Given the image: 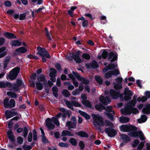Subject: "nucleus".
Wrapping results in <instances>:
<instances>
[{
    "label": "nucleus",
    "instance_id": "1",
    "mask_svg": "<svg viewBox=\"0 0 150 150\" xmlns=\"http://www.w3.org/2000/svg\"><path fill=\"white\" fill-rule=\"evenodd\" d=\"M93 124L95 129L99 131H101L100 127L104 125L103 117L98 114H92Z\"/></svg>",
    "mask_w": 150,
    "mask_h": 150
},
{
    "label": "nucleus",
    "instance_id": "2",
    "mask_svg": "<svg viewBox=\"0 0 150 150\" xmlns=\"http://www.w3.org/2000/svg\"><path fill=\"white\" fill-rule=\"evenodd\" d=\"M20 70V68L19 67H16L12 69L9 73L8 77L11 80H14L15 79Z\"/></svg>",
    "mask_w": 150,
    "mask_h": 150
},
{
    "label": "nucleus",
    "instance_id": "3",
    "mask_svg": "<svg viewBox=\"0 0 150 150\" xmlns=\"http://www.w3.org/2000/svg\"><path fill=\"white\" fill-rule=\"evenodd\" d=\"M37 50L38 51L37 52V54L39 55L42 57H45L48 58H50V56L48 52L44 48H42L40 47H38Z\"/></svg>",
    "mask_w": 150,
    "mask_h": 150
},
{
    "label": "nucleus",
    "instance_id": "4",
    "mask_svg": "<svg viewBox=\"0 0 150 150\" xmlns=\"http://www.w3.org/2000/svg\"><path fill=\"white\" fill-rule=\"evenodd\" d=\"M120 129L121 131L123 132H129L130 131H135L137 129L134 126L132 125H122L120 127Z\"/></svg>",
    "mask_w": 150,
    "mask_h": 150
},
{
    "label": "nucleus",
    "instance_id": "5",
    "mask_svg": "<svg viewBox=\"0 0 150 150\" xmlns=\"http://www.w3.org/2000/svg\"><path fill=\"white\" fill-rule=\"evenodd\" d=\"M9 99L8 98H6L4 102V106L6 108H13L15 106V102L13 99H11L8 102Z\"/></svg>",
    "mask_w": 150,
    "mask_h": 150
},
{
    "label": "nucleus",
    "instance_id": "6",
    "mask_svg": "<svg viewBox=\"0 0 150 150\" xmlns=\"http://www.w3.org/2000/svg\"><path fill=\"white\" fill-rule=\"evenodd\" d=\"M117 84L114 83V87L115 89L117 90L121 89L122 87V79L121 77H118L115 79Z\"/></svg>",
    "mask_w": 150,
    "mask_h": 150
},
{
    "label": "nucleus",
    "instance_id": "7",
    "mask_svg": "<svg viewBox=\"0 0 150 150\" xmlns=\"http://www.w3.org/2000/svg\"><path fill=\"white\" fill-rule=\"evenodd\" d=\"M124 94L125 95L124 99L126 101L130 99L131 96L133 95L132 92L128 88H126L125 89Z\"/></svg>",
    "mask_w": 150,
    "mask_h": 150
},
{
    "label": "nucleus",
    "instance_id": "8",
    "mask_svg": "<svg viewBox=\"0 0 150 150\" xmlns=\"http://www.w3.org/2000/svg\"><path fill=\"white\" fill-rule=\"evenodd\" d=\"M81 52L80 51H78L76 52V54H69V56L71 57L74 59L75 62L78 63H80L81 60L79 57V53Z\"/></svg>",
    "mask_w": 150,
    "mask_h": 150
},
{
    "label": "nucleus",
    "instance_id": "9",
    "mask_svg": "<svg viewBox=\"0 0 150 150\" xmlns=\"http://www.w3.org/2000/svg\"><path fill=\"white\" fill-rule=\"evenodd\" d=\"M105 131L108 136L111 137H114L116 134V132L114 129L110 127L105 128Z\"/></svg>",
    "mask_w": 150,
    "mask_h": 150
},
{
    "label": "nucleus",
    "instance_id": "10",
    "mask_svg": "<svg viewBox=\"0 0 150 150\" xmlns=\"http://www.w3.org/2000/svg\"><path fill=\"white\" fill-rule=\"evenodd\" d=\"M132 107L131 106H128L124 109H121V111L123 115H130L132 113Z\"/></svg>",
    "mask_w": 150,
    "mask_h": 150
},
{
    "label": "nucleus",
    "instance_id": "11",
    "mask_svg": "<svg viewBox=\"0 0 150 150\" xmlns=\"http://www.w3.org/2000/svg\"><path fill=\"white\" fill-rule=\"evenodd\" d=\"M52 121V119L50 118H48L46 120V125L48 128V130L53 129L55 127V126Z\"/></svg>",
    "mask_w": 150,
    "mask_h": 150
},
{
    "label": "nucleus",
    "instance_id": "12",
    "mask_svg": "<svg viewBox=\"0 0 150 150\" xmlns=\"http://www.w3.org/2000/svg\"><path fill=\"white\" fill-rule=\"evenodd\" d=\"M100 100L102 103L105 105H107L111 102V100L108 97H104L101 96L100 98Z\"/></svg>",
    "mask_w": 150,
    "mask_h": 150
},
{
    "label": "nucleus",
    "instance_id": "13",
    "mask_svg": "<svg viewBox=\"0 0 150 150\" xmlns=\"http://www.w3.org/2000/svg\"><path fill=\"white\" fill-rule=\"evenodd\" d=\"M5 114L7 119L10 118L11 117L18 115V113L17 112L11 111L9 110L6 111Z\"/></svg>",
    "mask_w": 150,
    "mask_h": 150
},
{
    "label": "nucleus",
    "instance_id": "14",
    "mask_svg": "<svg viewBox=\"0 0 150 150\" xmlns=\"http://www.w3.org/2000/svg\"><path fill=\"white\" fill-rule=\"evenodd\" d=\"M117 55L112 52L109 53L108 54V59L110 60L111 62L115 61L117 59Z\"/></svg>",
    "mask_w": 150,
    "mask_h": 150
},
{
    "label": "nucleus",
    "instance_id": "15",
    "mask_svg": "<svg viewBox=\"0 0 150 150\" xmlns=\"http://www.w3.org/2000/svg\"><path fill=\"white\" fill-rule=\"evenodd\" d=\"M7 134L10 140L12 143H14L15 142V138L11 130L8 131Z\"/></svg>",
    "mask_w": 150,
    "mask_h": 150
},
{
    "label": "nucleus",
    "instance_id": "16",
    "mask_svg": "<svg viewBox=\"0 0 150 150\" xmlns=\"http://www.w3.org/2000/svg\"><path fill=\"white\" fill-rule=\"evenodd\" d=\"M110 93L113 98L116 99L119 97V92H117L114 90L111 89L110 90Z\"/></svg>",
    "mask_w": 150,
    "mask_h": 150
},
{
    "label": "nucleus",
    "instance_id": "17",
    "mask_svg": "<svg viewBox=\"0 0 150 150\" xmlns=\"http://www.w3.org/2000/svg\"><path fill=\"white\" fill-rule=\"evenodd\" d=\"M11 86V83L8 82L2 81L0 82V88H5L7 87H10Z\"/></svg>",
    "mask_w": 150,
    "mask_h": 150
},
{
    "label": "nucleus",
    "instance_id": "18",
    "mask_svg": "<svg viewBox=\"0 0 150 150\" xmlns=\"http://www.w3.org/2000/svg\"><path fill=\"white\" fill-rule=\"evenodd\" d=\"M66 125L68 127V129L71 130V128L74 129L76 128V124L75 123H71L70 121H68L67 122Z\"/></svg>",
    "mask_w": 150,
    "mask_h": 150
},
{
    "label": "nucleus",
    "instance_id": "19",
    "mask_svg": "<svg viewBox=\"0 0 150 150\" xmlns=\"http://www.w3.org/2000/svg\"><path fill=\"white\" fill-rule=\"evenodd\" d=\"M121 139L126 143H127L130 140V138L127 135L125 134H122L120 135Z\"/></svg>",
    "mask_w": 150,
    "mask_h": 150
},
{
    "label": "nucleus",
    "instance_id": "20",
    "mask_svg": "<svg viewBox=\"0 0 150 150\" xmlns=\"http://www.w3.org/2000/svg\"><path fill=\"white\" fill-rule=\"evenodd\" d=\"M142 111L144 114H149L150 113V104L146 105L145 108H144Z\"/></svg>",
    "mask_w": 150,
    "mask_h": 150
},
{
    "label": "nucleus",
    "instance_id": "21",
    "mask_svg": "<svg viewBox=\"0 0 150 150\" xmlns=\"http://www.w3.org/2000/svg\"><path fill=\"white\" fill-rule=\"evenodd\" d=\"M76 134L82 137H88V134L83 131H80L76 132Z\"/></svg>",
    "mask_w": 150,
    "mask_h": 150
},
{
    "label": "nucleus",
    "instance_id": "22",
    "mask_svg": "<svg viewBox=\"0 0 150 150\" xmlns=\"http://www.w3.org/2000/svg\"><path fill=\"white\" fill-rule=\"evenodd\" d=\"M62 136H73L74 135L73 134L69 131L67 130H63L62 133Z\"/></svg>",
    "mask_w": 150,
    "mask_h": 150
},
{
    "label": "nucleus",
    "instance_id": "23",
    "mask_svg": "<svg viewBox=\"0 0 150 150\" xmlns=\"http://www.w3.org/2000/svg\"><path fill=\"white\" fill-rule=\"evenodd\" d=\"M64 102L67 106L71 110H73V104L72 102L69 101L67 100H64Z\"/></svg>",
    "mask_w": 150,
    "mask_h": 150
},
{
    "label": "nucleus",
    "instance_id": "24",
    "mask_svg": "<svg viewBox=\"0 0 150 150\" xmlns=\"http://www.w3.org/2000/svg\"><path fill=\"white\" fill-rule=\"evenodd\" d=\"M6 48L5 47H2L0 48V58L4 57L6 54V52H4L6 50Z\"/></svg>",
    "mask_w": 150,
    "mask_h": 150
},
{
    "label": "nucleus",
    "instance_id": "25",
    "mask_svg": "<svg viewBox=\"0 0 150 150\" xmlns=\"http://www.w3.org/2000/svg\"><path fill=\"white\" fill-rule=\"evenodd\" d=\"M79 114L83 116L86 119L89 120L91 118L90 116L87 113L80 110L79 111Z\"/></svg>",
    "mask_w": 150,
    "mask_h": 150
},
{
    "label": "nucleus",
    "instance_id": "26",
    "mask_svg": "<svg viewBox=\"0 0 150 150\" xmlns=\"http://www.w3.org/2000/svg\"><path fill=\"white\" fill-rule=\"evenodd\" d=\"M15 51L20 53H24L27 51V50L24 47H21L16 49Z\"/></svg>",
    "mask_w": 150,
    "mask_h": 150
},
{
    "label": "nucleus",
    "instance_id": "27",
    "mask_svg": "<svg viewBox=\"0 0 150 150\" xmlns=\"http://www.w3.org/2000/svg\"><path fill=\"white\" fill-rule=\"evenodd\" d=\"M129 120V118L125 117H120V121L122 123L128 122Z\"/></svg>",
    "mask_w": 150,
    "mask_h": 150
},
{
    "label": "nucleus",
    "instance_id": "28",
    "mask_svg": "<svg viewBox=\"0 0 150 150\" xmlns=\"http://www.w3.org/2000/svg\"><path fill=\"white\" fill-rule=\"evenodd\" d=\"M96 108L100 111H101L105 109V107L102 104L96 105L95 107Z\"/></svg>",
    "mask_w": 150,
    "mask_h": 150
},
{
    "label": "nucleus",
    "instance_id": "29",
    "mask_svg": "<svg viewBox=\"0 0 150 150\" xmlns=\"http://www.w3.org/2000/svg\"><path fill=\"white\" fill-rule=\"evenodd\" d=\"M52 90L53 91V95L55 97H57L58 94L57 93L58 91V89L56 86L53 87L52 89Z\"/></svg>",
    "mask_w": 150,
    "mask_h": 150
},
{
    "label": "nucleus",
    "instance_id": "30",
    "mask_svg": "<svg viewBox=\"0 0 150 150\" xmlns=\"http://www.w3.org/2000/svg\"><path fill=\"white\" fill-rule=\"evenodd\" d=\"M4 35L9 38H16L15 36L11 33H5L4 34Z\"/></svg>",
    "mask_w": 150,
    "mask_h": 150
},
{
    "label": "nucleus",
    "instance_id": "31",
    "mask_svg": "<svg viewBox=\"0 0 150 150\" xmlns=\"http://www.w3.org/2000/svg\"><path fill=\"white\" fill-rule=\"evenodd\" d=\"M79 81H81L83 83L85 84H88L89 83L88 80L83 77H81Z\"/></svg>",
    "mask_w": 150,
    "mask_h": 150
},
{
    "label": "nucleus",
    "instance_id": "32",
    "mask_svg": "<svg viewBox=\"0 0 150 150\" xmlns=\"http://www.w3.org/2000/svg\"><path fill=\"white\" fill-rule=\"evenodd\" d=\"M35 84L38 90H40L43 89V84L40 82L37 81L35 82Z\"/></svg>",
    "mask_w": 150,
    "mask_h": 150
},
{
    "label": "nucleus",
    "instance_id": "33",
    "mask_svg": "<svg viewBox=\"0 0 150 150\" xmlns=\"http://www.w3.org/2000/svg\"><path fill=\"white\" fill-rule=\"evenodd\" d=\"M37 79L39 81L44 82L45 80V76L42 74L40 75L37 77Z\"/></svg>",
    "mask_w": 150,
    "mask_h": 150
},
{
    "label": "nucleus",
    "instance_id": "34",
    "mask_svg": "<svg viewBox=\"0 0 150 150\" xmlns=\"http://www.w3.org/2000/svg\"><path fill=\"white\" fill-rule=\"evenodd\" d=\"M139 131L138 132L136 131L132 132L129 134V135L132 137H134L136 138H138L139 134Z\"/></svg>",
    "mask_w": 150,
    "mask_h": 150
},
{
    "label": "nucleus",
    "instance_id": "35",
    "mask_svg": "<svg viewBox=\"0 0 150 150\" xmlns=\"http://www.w3.org/2000/svg\"><path fill=\"white\" fill-rule=\"evenodd\" d=\"M147 120V117L145 115H142L140 119H139L138 121L139 123H142L146 121Z\"/></svg>",
    "mask_w": 150,
    "mask_h": 150
},
{
    "label": "nucleus",
    "instance_id": "36",
    "mask_svg": "<svg viewBox=\"0 0 150 150\" xmlns=\"http://www.w3.org/2000/svg\"><path fill=\"white\" fill-rule=\"evenodd\" d=\"M62 94L64 96L66 97H69L70 96V92L67 90L66 89H64L63 90Z\"/></svg>",
    "mask_w": 150,
    "mask_h": 150
},
{
    "label": "nucleus",
    "instance_id": "37",
    "mask_svg": "<svg viewBox=\"0 0 150 150\" xmlns=\"http://www.w3.org/2000/svg\"><path fill=\"white\" fill-rule=\"evenodd\" d=\"M82 103L85 106L88 107H91V105L90 102L88 100H83L82 101Z\"/></svg>",
    "mask_w": 150,
    "mask_h": 150
},
{
    "label": "nucleus",
    "instance_id": "38",
    "mask_svg": "<svg viewBox=\"0 0 150 150\" xmlns=\"http://www.w3.org/2000/svg\"><path fill=\"white\" fill-rule=\"evenodd\" d=\"M51 71L50 74V77L56 76L57 71L53 68H51L50 69Z\"/></svg>",
    "mask_w": 150,
    "mask_h": 150
},
{
    "label": "nucleus",
    "instance_id": "39",
    "mask_svg": "<svg viewBox=\"0 0 150 150\" xmlns=\"http://www.w3.org/2000/svg\"><path fill=\"white\" fill-rule=\"evenodd\" d=\"M21 45V42L17 40H15L12 42V46H18Z\"/></svg>",
    "mask_w": 150,
    "mask_h": 150
},
{
    "label": "nucleus",
    "instance_id": "40",
    "mask_svg": "<svg viewBox=\"0 0 150 150\" xmlns=\"http://www.w3.org/2000/svg\"><path fill=\"white\" fill-rule=\"evenodd\" d=\"M7 95L13 98H17V95L11 91H9L7 92Z\"/></svg>",
    "mask_w": 150,
    "mask_h": 150
},
{
    "label": "nucleus",
    "instance_id": "41",
    "mask_svg": "<svg viewBox=\"0 0 150 150\" xmlns=\"http://www.w3.org/2000/svg\"><path fill=\"white\" fill-rule=\"evenodd\" d=\"M113 75L112 71H110L105 74V77L106 79H109Z\"/></svg>",
    "mask_w": 150,
    "mask_h": 150
},
{
    "label": "nucleus",
    "instance_id": "42",
    "mask_svg": "<svg viewBox=\"0 0 150 150\" xmlns=\"http://www.w3.org/2000/svg\"><path fill=\"white\" fill-rule=\"evenodd\" d=\"M69 141L70 143L73 146H76L77 144V141L73 138H71L69 139Z\"/></svg>",
    "mask_w": 150,
    "mask_h": 150
},
{
    "label": "nucleus",
    "instance_id": "43",
    "mask_svg": "<svg viewBox=\"0 0 150 150\" xmlns=\"http://www.w3.org/2000/svg\"><path fill=\"white\" fill-rule=\"evenodd\" d=\"M139 137L140 139L141 140H144L145 139V138L143 132L141 131H139Z\"/></svg>",
    "mask_w": 150,
    "mask_h": 150
},
{
    "label": "nucleus",
    "instance_id": "44",
    "mask_svg": "<svg viewBox=\"0 0 150 150\" xmlns=\"http://www.w3.org/2000/svg\"><path fill=\"white\" fill-rule=\"evenodd\" d=\"M95 79L97 82L99 84H101L103 83V81L101 77L96 76L95 77Z\"/></svg>",
    "mask_w": 150,
    "mask_h": 150
},
{
    "label": "nucleus",
    "instance_id": "45",
    "mask_svg": "<svg viewBox=\"0 0 150 150\" xmlns=\"http://www.w3.org/2000/svg\"><path fill=\"white\" fill-rule=\"evenodd\" d=\"M23 136L24 137H25L28 134V129L26 127H25L23 128Z\"/></svg>",
    "mask_w": 150,
    "mask_h": 150
},
{
    "label": "nucleus",
    "instance_id": "46",
    "mask_svg": "<svg viewBox=\"0 0 150 150\" xmlns=\"http://www.w3.org/2000/svg\"><path fill=\"white\" fill-rule=\"evenodd\" d=\"M52 119V122H53L57 126L59 125V123L58 120L56 118L53 117Z\"/></svg>",
    "mask_w": 150,
    "mask_h": 150
},
{
    "label": "nucleus",
    "instance_id": "47",
    "mask_svg": "<svg viewBox=\"0 0 150 150\" xmlns=\"http://www.w3.org/2000/svg\"><path fill=\"white\" fill-rule=\"evenodd\" d=\"M105 114L107 115L108 117V118L112 121L114 120L113 115L109 113L105 112Z\"/></svg>",
    "mask_w": 150,
    "mask_h": 150
},
{
    "label": "nucleus",
    "instance_id": "48",
    "mask_svg": "<svg viewBox=\"0 0 150 150\" xmlns=\"http://www.w3.org/2000/svg\"><path fill=\"white\" fill-rule=\"evenodd\" d=\"M117 67V65H115L113 64H110L108 65L107 67V68L109 70H110L113 69Z\"/></svg>",
    "mask_w": 150,
    "mask_h": 150
},
{
    "label": "nucleus",
    "instance_id": "49",
    "mask_svg": "<svg viewBox=\"0 0 150 150\" xmlns=\"http://www.w3.org/2000/svg\"><path fill=\"white\" fill-rule=\"evenodd\" d=\"M20 87L18 85L16 84H14L13 85L12 87L15 91H17L19 89V87Z\"/></svg>",
    "mask_w": 150,
    "mask_h": 150
},
{
    "label": "nucleus",
    "instance_id": "50",
    "mask_svg": "<svg viewBox=\"0 0 150 150\" xmlns=\"http://www.w3.org/2000/svg\"><path fill=\"white\" fill-rule=\"evenodd\" d=\"M92 67L94 68H97L98 67V65L97 62L95 61H93L91 64Z\"/></svg>",
    "mask_w": 150,
    "mask_h": 150
},
{
    "label": "nucleus",
    "instance_id": "51",
    "mask_svg": "<svg viewBox=\"0 0 150 150\" xmlns=\"http://www.w3.org/2000/svg\"><path fill=\"white\" fill-rule=\"evenodd\" d=\"M106 111L109 112H112L113 114H115V113L114 112V111L112 110V107L111 106H108L107 107V108L106 109Z\"/></svg>",
    "mask_w": 150,
    "mask_h": 150
},
{
    "label": "nucleus",
    "instance_id": "52",
    "mask_svg": "<svg viewBox=\"0 0 150 150\" xmlns=\"http://www.w3.org/2000/svg\"><path fill=\"white\" fill-rule=\"evenodd\" d=\"M136 97H135V96H134L133 98V99L131 100L129 102V103L131 104V106H134L135 104L136 103Z\"/></svg>",
    "mask_w": 150,
    "mask_h": 150
},
{
    "label": "nucleus",
    "instance_id": "53",
    "mask_svg": "<svg viewBox=\"0 0 150 150\" xmlns=\"http://www.w3.org/2000/svg\"><path fill=\"white\" fill-rule=\"evenodd\" d=\"M23 148L24 150H30L32 149V147L30 145H24L23 146Z\"/></svg>",
    "mask_w": 150,
    "mask_h": 150
},
{
    "label": "nucleus",
    "instance_id": "54",
    "mask_svg": "<svg viewBox=\"0 0 150 150\" xmlns=\"http://www.w3.org/2000/svg\"><path fill=\"white\" fill-rule=\"evenodd\" d=\"M73 105L75 107H81V105L77 101H73L72 102Z\"/></svg>",
    "mask_w": 150,
    "mask_h": 150
},
{
    "label": "nucleus",
    "instance_id": "55",
    "mask_svg": "<svg viewBox=\"0 0 150 150\" xmlns=\"http://www.w3.org/2000/svg\"><path fill=\"white\" fill-rule=\"evenodd\" d=\"M83 57L87 60H89L90 58V56L88 54L86 53H84L82 55Z\"/></svg>",
    "mask_w": 150,
    "mask_h": 150
},
{
    "label": "nucleus",
    "instance_id": "56",
    "mask_svg": "<svg viewBox=\"0 0 150 150\" xmlns=\"http://www.w3.org/2000/svg\"><path fill=\"white\" fill-rule=\"evenodd\" d=\"M17 141L18 143L21 144L23 142V139L21 137L19 136L17 137Z\"/></svg>",
    "mask_w": 150,
    "mask_h": 150
},
{
    "label": "nucleus",
    "instance_id": "57",
    "mask_svg": "<svg viewBox=\"0 0 150 150\" xmlns=\"http://www.w3.org/2000/svg\"><path fill=\"white\" fill-rule=\"evenodd\" d=\"M139 143V141L138 139L134 140L133 144H132L133 147H136Z\"/></svg>",
    "mask_w": 150,
    "mask_h": 150
},
{
    "label": "nucleus",
    "instance_id": "58",
    "mask_svg": "<svg viewBox=\"0 0 150 150\" xmlns=\"http://www.w3.org/2000/svg\"><path fill=\"white\" fill-rule=\"evenodd\" d=\"M144 145V143L142 142H141L137 148V150H141L143 147Z\"/></svg>",
    "mask_w": 150,
    "mask_h": 150
},
{
    "label": "nucleus",
    "instance_id": "59",
    "mask_svg": "<svg viewBox=\"0 0 150 150\" xmlns=\"http://www.w3.org/2000/svg\"><path fill=\"white\" fill-rule=\"evenodd\" d=\"M80 92L77 89L74 90L72 92V94L74 96H76Z\"/></svg>",
    "mask_w": 150,
    "mask_h": 150
},
{
    "label": "nucleus",
    "instance_id": "60",
    "mask_svg": "<svg viewBox=\"0 0 150 150\" xmlns=\"http://www.w3.org/2000/svg\"><path fill=\"white\" fill-rule=\"evenodd\" d=\"M108 55L107 52L105 51H104L102 54V57L104 59H105L106 58Z\"/></svg>",
    "mask_w": 150,
    "mask_h": 150
},
{
    "label": "nucleus",
    "instance_id": "61",
    "mask_svg": "<svg viewBox=\"0 0 150 150\" xmlns=\"http://www.w3.org/2000/svg\"><path fill=\"white\" fill-rule=\"evenodd\" d=\"M79 145L81 149L82 150L84 149L85 145L83 141H80L79 143Z\"/></svg>",
    "mask_w": 150,
    "mask_h": 150
},
{
    "label": "nucleus",
    "instance_id": "62",
    "mask_svg": "<svg viewBox=\"0 0 150 150\" xmlns=\"http://www.w3.org/2000/svg\"><path fill=\"white\" fill-rule=\"evenodd\" d=\"M28 141L29 142H31L32 140V133L31 132H30L29 133L28 136Z\"/></svg>",
    "mask_w": 150,
    "mask_h": 150
},
{
    "label": "nucleus",
    "instance_id": "63",
    "mask_svg": "<svg viewBox=\"0 0 150 150\" xmlns=\"http://www.w3.org/2000/svg\"><path fill=\"white\" fill-rule=\"evenodd\" d=\"M59 145L62 147H67L68 146V145L67 144L63 142L59 143Z\"/></svg>",
    "mask_w": 150,
    "mask_h": 150
},
{
    "label": "nucleus",
    "instance_id": "64",
    "mask_svg": "<svg viewBox=\"0 0 150 150\" xmlns=\"http://www.w3.org/2000/svg\"><path fill=\"white\" fill-rule=\"evenodd\" d=\"M72 73L77 78L78 80H79V79L81 78V76L77 72H75L74 71H73Z\"/></svg>",
    "mask_w": 150,
    "mask_h": 150
}]
</instances>
